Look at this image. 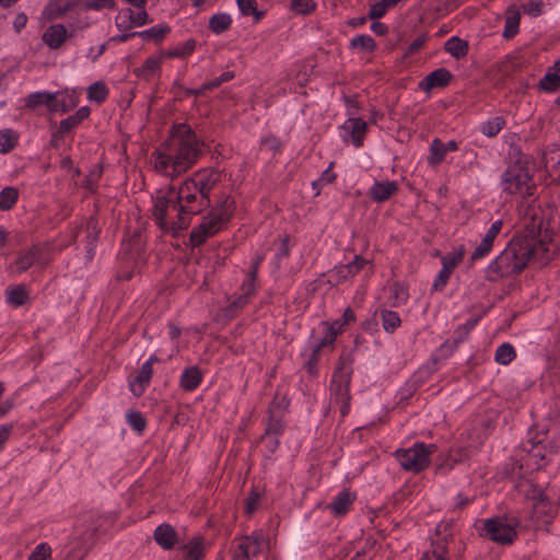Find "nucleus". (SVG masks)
Instances as JSON below:
<instances>
[{
    "instance_id": "12",
    "label": "nucleus",
    "mask_w": 560,
    "mask_h": 560,
    "mask_svg": "<svg viewBox=\"0 0 560 560\" xmlns=\"http://www.w3.org/2000/svg\"><path fill=\"white\" fill-rule=\"evenodd\" d=\"M222 174L213 167L200 168L194 172L186 180L203 197H210L211 190L221 182Z\"/></svg>"
},
{
    "instance_id": "56",
    "label": "nucleus",
    "mask_w": 560,
    "mask_h": 560,
    "mask_svg": "<svg viewBox=\"0 0 560 560\" xmlns=\"http://www.w3.org/2000/svg\"><path fill=\"white\" fill-rule=\"evenodd\" d=\"M27 560H51L50 546L46 542L37 545Z\"/></svg>"
},
{
    "instance_id": "61",
    "label": "nucleus",
    "mask_w": 560,
    "mask_h": 560,
    "mask_svg": "<svg viewBox=\"0 0 560 560\" xmlns=\"http://www.w3.org/2000/svg\"><path fill=\"white\" fill-rule=\"evenodd\" d=\"M102 175L101 170H94L90 172V174L85 177L83 182V187L89 190L90 192H94L96 189V183L100 179Z\"/></svg>"
},
{
    "instance_id": "23",
    "label": "nucleus",
    "mask_w": 560,
    "mask_h": 560,
    "mask_svg": "<svg viewBox=\"0 0 560 560\" xmlns=\"http://www.w3.org/2000/svg\"><path fill=\"white\" fill-rule=\"evenodd\" d=\"M68 32L65 25H50L43 34V42L51 49H58L66 42Z\"/></svg>"
},
{
    "instance_id": "47",
    "label": "nucleus",
    "mask_w": 560,
    "mask_h": 560,
    "mask_svg": "<svg viewBox=\"0 0 560 560\" xmlns=\"http://www.w3.org/2000/svg\"><path fill=\"white\" fill-rule=\"evenodd\" d=\"M236 2L243 15H253L256 21H259L264 16V12L257 10L256 0H236Z\"/></svg>"
},
{
    "instance_id": "60",
    "label": "nucleus",
    "mask_w": 560,
    "mask_h": 560,
    "mask_svg": "<svg viewBox=\"0 0 560 560\" xmlns=\"http://www.w3.org/2000/svg\"><path fill=\"white\" fill-rule=\"evenodd\" d=\"M319 353L320 351L313 347L312 353L307 361L305 362V369L312 376H315L317 374V362L319 360Z\"/></svg>"
},
{
    "instance_id": "4",
    "label": "nucleus",
    "mask_w": 560,
    "mask_h": 560,
    "mask_svg": "<svg viewBox=\"0 0 560 560\" xmlns=\"http://www.w3.org/2000/svg\"><path fill=\"white\" fill-rule=\"evenodd\" d=\"M502 190L510 195L530 197L536 185L529 171L518 163L511 164L501 176Z\"/></svg>"
},
{
    "instance_id": "32",
    "label": "nucleus",
    "mask_w": 560,
    "mask_h": 560,
    "mask_svg": "<svg viewBox=\"0 0 560 560\" xmlns=\"http://www.w3.org/2000/svg\"><path fill=\"white\" fill-rule=\"evenodd\" d=\"M161 59L155 56H150L145 59L143 65L135 69V74L144 80H150L160 71Z\"/></svg>"
},
{
    "instance_id": "14",
    "label": "nucleus",
    "mask_w": 560,
    "mask_h": 560,
    "mask_svg": "<svg viewBox=\"0 0 560 560\" xmlns=\"http://www.w3.org/2000/svg\"><path fill=\"white\" fill-rule=\"evenodd\" d=\"M502 221L497 220L491 224L489 230L487 231L486 235L481 240L480 244L475 248V250L470 255V260L476 261L479 259L485 258L489 253L491 252L493 247V242L495 237L499 235V233L502 230Z\"/></svg>"
},
{
    "instance_id": "42",
    "label": "nucleus",
    "mask_w": 560,
    "mask_h": 560,
    "mask_svg": "<svg viewBox=\"0 0 560 560\" xmlns=\"http://www.w3.org/2000/svg\"><path fill=\"white\" fill-rule=\"evenodd\" d=\"M516 490L524 494L527 499L536 500L541 493V489L538 488L532 480L529 479H521L516 483Z\"/></svg>"
},
{
    "instance_id": "29",
    "label": "nucleus",
    "mask_w": 560,
    "mask_h": 560,
    "mask_svg": "<svg viewBox=\"0 0 560 560\" xmlns=\"http://www.w3.org/2000/svg\"><path fill=\"white\" fill-rule=\"evenodd\" d=\"M354 501V495L348 491H341L338 495L329 503L328 509L336 515H345Z\"/></svg>"
},
{
    "instance_id": "30",
    "label": "nucleus",
    "mask_w": 560,
    "mask_h": 560,
    "mask_svg": "<svg viewBox=\"0 0 560 560\" xmlns=\"http://www.w3.org/2000/svg\"><path fill=\"white\" fill-rule=\"evenodd\" d=\"M50 96H51V101H50L49 107H48L49 113H57V112L67 113L75 106V102L73 101L72 97L67 96L60 92H55V93L50 92Z\"/></svg>"
},
{
    "instance_id": "64",
    "label": "nucleus",
    "mask_w": 560,
    "mask_h": 560,
    "mask_svg": "<svg viewBox=\"0 0 560 560\" xmlns=\"http://www.w3.org/2000/svg\"><path fill=\"white\" fill-rule=\"evenodd\" d=\"M541 0H529L527 3L523 4V10L525 13L532 16H538L541 14Z\"/></svg>"
},
{
    "instance_id": "58",
    "label": "nucleus",
    "mask_w": 560,
    "mask_h": 560,
    "mask_svg": "<svg viewBox=\"0 0 560 560\" xmlns=\"http://www.w3.org/2000/svg\"><path fill=\"white\" fill-rule=\"evenodd\" d=\"M388 8H392V7L389 4H387V2H385V0L373 3L369 11V19L377 20V19L383 18L386 14Z\"/></svg>"
},
{
    "instance_id": "27",
    "label": "nucleus",
    "mask_w": 560,
    "mask_h": 560,
    "mask_svg": "<svg viewBox=\"0 0 560 560\" xmlns=\"http://www.w3.org/2000/svg\"><path fill=\"white\" fill-rule=\"evenodd\" d=\"M202 382V373L197 366H190L183 371L180 376V387L185 392L195 390Z\"/></svg>"
},
{
    "instance_id": "11",
    "label": "nucleus",
    "mask_w": 560,
    "mask_h": 560,
    "mask_svg": "<svg viewBox=\"0 0 560 560\" xmlns=\"http://www.w3.org/2000/svg\"><path fill=\"white\" fill-rule=\"evenodd\" d=\"M261 261V258H258L255 264L253 265L252 270L248 272L246 279L244 280L242 284V294L234 298L230 304L225 308V315L229 317H234L235 314L244 308L248 303L250 298L256 292V275H257V268Z\"/></svg>"
},
{
    "instance_id": "2",
    "label": "nucleus",
    "mask_w": 560,
    "mask_h": 560,
    "mask_svg": "<svg viewBox=\"0 0 560 560\" xmlns=\"http://www.w3.org/2000/svg\"><path fill=\"white\" fill-rule=\"evenodd\" d=\"M202 142L187 124L173 127L167 142L152 154L154 168L175 178L191 168L201 156Z\"/></svg>"
},
{
    "instance_id": "26",
    "label": "nucleus",
    "mask_w": 560,
    "mask_h": 560,
    "mask_svg": "<svg viewBox=\"0 0 560 560\" xmlns=\"http://www.w3.org/2000/svg\"><path fill=\"white\" fill-rule=\"evenodd\" d=\"M74 8L72 0H50L45 7L44 14L48 20H56Z\"/></svg>"
},
{
    "instance_id": "13",
    "label": "nucleus",
    "mask_w": 560,
    "mask_h": 560,
    "mask_svg": "<svg viewBox=\"0 0 560 560\" xmlns=\"http://www.w3.org/2000/svg\"><path fill=\"white\" fill-rule=\"evenodd\" d=\"M521 242H527L530 247V253L528 254V262L536 261L539 265H546L555 256V246L551 242L546 241H536L533 237H520Z\"/></svg>"
},
{
    "instance_id": "21",
    "label": "nucleus",
    "mask_w": 560,
    "mask_h": 560,
    "mask_svg": "<svg viewBox=\"0 0 560 560\" xmlns=\"http://www.w3.org/2000/svg\"><path fill=\"white\" fill-rule=\"evenodd\" d=\"M398 191V184L395 180L375 182L370 188L369 195L375 202H384Z\"/></svg>"
},
{
    "instance_id": "19",
    "label": "nucleus",
    "mask_w": 560,
    "mask_h": 560,
    "mask_svg": "<svg viewBox=\"0 0 560 560\" xmlns=\"http://www.w3.org/2000/svg\"><path fill=\"white\" fill-rule=\"evenodd\" d=\"M153 368H151L149 363H143L136 377L129 381L130 390L136 397H140L144 394L151 382Z\"/></svg>"
},
{
    "instance_id": "51",
    "label": "nucleus",
    "mask_w": 560,
    "mask_h": 560,
    "mask_svg": "<svg viewBox=\"0 0 560 560\" xmlns=\"http://www.w3.org/2000/svg\"><path fill=\"white\" fill-rule=\"evenodd\" d=\"M516 353L512 345L505 342L502 343L495 351V361L500 364L506 365L514 358Z\"/></svg>"
},
{
    "instance_id": "36",
    "label": "nucleus",
    "mask_w": 560,
    "mask_h": 560,
    "mask_svg": "<svg viewBox=\"0 0 560 560\" xmlns=\"http://www.w3.org/2000/svg\"><path fill=\"white\" fill-rule=\"evenodd\" d=\"M235 210V201L229 195H222L211 211L217 212L223 220L230 221Z\"/></svg>"
},
{
    "instance_id": "57",
    "label": "nucleus",
    "mask_w": 560,
    "mask_h": 560,
    "mask_svg": "<svg viewBox=\"0 0 560 560\" xmlns=\"http://www.w3.org/2000/svg\"><path fill=\"white\" fill-rule=\"evenodd\" d=\"M315 9L313 0H291V10L296 14H308Z\"/></svg>"
},
{
    "instance_id": "18",
    "label": "nucleus",
    "mask_w": 560,
    "mask_h": 560,
    "mask_svg": "<svg viewBox=\"0 0 560 560\" xmlns=\"http://www.w3.org/2000/svg\"><path fill=\"white\" fill-rule=\"evenodd\" d=\"M342 129L346 135L351 137L354 147L359 148L363 144V139L368 130V124L361 118H349L343 125Z\"/></svg>"
},
{
    "instance_id": "55",
    "label": "nucleus",
    "mask_w": 560,
    "mask_h": 560,
    "mask_svg": "<svg viewBox=\"0 0 560 560\" xmlns=\"http://www.w3.org/2000/svg\"><path fill=\"white\" fill-rule=\"evenodd\" d=\"M127 422L129 425L137 431L138 433H141L145 428V419L143 418L142 413L139 411H130L127 413Z\"/></svg>"
},
{
    "instance_id": "43",
    "label": "nucleus",
    "mask_w": 560,
    "mask_h": 560,
    "mask_svg": "<svg viewBox=\"0 0 560 560\" xmlns=\"http://www.w3.org/2000/svg\"><path fill=\"white\" fill-rule=\"evenodd\" d=\"M28 300V293L23 285H16L8 291L7 302L15 307L22 306Z\"/></svg>"
},
{
    "instance_id": "31",
    "label": "nucleus",
    "mask_w": 560,
    "mask_h": 560,
    "mask_svg": "<svg viewBox=\"0 0 560 560\" xmlns=\"http://www.w3.org/2000/svg\"><path fill=\"white\" fill-rule=\"evenodd\" d=\"M520 12L515 7H510L506 11L503 37L509 39L518 33L520 28Z\"/></svg>"
},
{
    "instance_id": "46",
    "label": "nucleus",
    "mask_w": 560,
    "mask_h": 560,
    "mask_svg": "<svg viewBox=\"0 0 560 560\" xmlns=\"http://www.w3.org/2000/svg\"><path fill=\"white\" fill-rule=\"evenodd\" d=\"M541 90L547 92H555L560 88V72H547L545 77L539 81Z\"/></svg>"
},
{
    "instance_id": "8",
    "label": "nucleus",
    "mask_w": 560,
    "mask_h": 560,
    "mask_svg": "<svg viewBox=\"0 0 560 560\" xmlns=\"http://www.w3.org/2000/svg\"><path fill=\"white\" fill-rule=\"evenodd\" d=\"M431 549L447 560H459L464 544L455 538L452 523H440L431 539Z\"/></svg>"
},
{
    "instance_id": "9",
    "label": "nucleus",
    "mask_w": 560,
    "mask_h": 560,
    "mask_svg": "<svg viewBox=\"0 0 560 560\" xmlns=\"http://www.w3.org/2000/svg\"><path fill=\"white\" fill-rule=\"evenodd\" d=\"M264 541L265 534L261 529L234 538L231 547L233 560H250L257 557L261 552Z\"/></svg>"
},
{
    "instance_id": "53",
    "label": "nucleus",
    "mask_w": 560,
    "mask_h": 560,
    "mask_svg": "<svg viewBox=\"0 0 560 560\" xmlns=\"http://www.w3.org/2000/svg\"><path fill=\"white\" fill-rule=\"evenodd\" d=\"M196 47V42L194 39H188L185 43L177 45L173 49L167 52V56L171 58H183L192 54Z\"/></svg>"
},
{
    "instance_id": "34",
    "label": "nucleus",
    "mask_w": 560,
    "mask_h": 560,
    "mask_svg": "<svg viewBox=\"0 0 560 560\" xmlns=\"http://www.w3.org/2000/svg\"><path fill=\"white\" fill-rule=\"evenodd\" d=\"M337 324H339V322H334L331 324L322 323L324 336L313 346L315 349L320 351L323 348L331 346L335 342L337 335L340 332V328H336Z\"/></svg>"
},
{
    "instance_id": "6",
    "label": "nucleus",
    "mask_w": 560,
    "mask_h": 560,
    "mask_svg": "<svg viewBox=\"0 0 560 560\" xmlns=\"http://www.w3.org/2000/svg\"><path fill=\"white\" fill-rule=\"evenodd\" d=\"M435 450V444L417 442L409 448L397 450L395 457L402 469L417 474L424 470L430 465V455L434 453Z\"/></svg>"
},
{
    "instance_id": "17",
    "label": "nucleus",
    "mask_w": 560,
    "mask_h": 560,
    "mask_svg": "<svg viewBox=\"0 0 560 560\" xmlns=\"http://www.w3.org/2000/svg\"><path fill=\"white\" fill-rule=\"evenodd\" d=\"M155 542L164 550H171L178 542V536L175 528L167 524L159 525L153 534Z\"/></svg>"
},
{
    "instance_id": "45",
    "label": "nucleus",
    "mask_w": 560,
    "mask_h": 560,
    "mask_svg": "<svg viewBox=\"0 0 560 560\" xmlns=\"http://www.w3.org/2000/svg\"><path fill=\"white\" fill-rule=\"evenodd\" d=\"M108 95V89L103 82H94L88 88V98L102 104Z\"/></svg>"
},
{
    "instance_id": "7",
    "label": "nucleus",
    "mask_w": 560,
    "mask_h": 560,
    "mask_svg": "<svg viewBox=\"0 0 560 560\" xmlns=\"http://www.w3.org/2000/svg\"><path fill=\"white\" fill-rule=\"evenodd\" d=\"M352 369L343 358H340L339 365L332 374L330 382V396L336 404L340 405L341 416H346L350 409V381Z\"/></svg>"
},
{
    "instance_id": "59",
    "label": "nucleus",
    "mask_w": 560,
    "mask_h": 560,
    "mask_svg": "<svg viewBox=\"0 0 560 560\" xmlns=\"http://www.w3.org/2000/svg\"><path fill=\"white\" fill-rule=\"evenodd\" d=\"M115 7L114 0H86L84 8L86 10L100 11L103 9H113Z\"/></svg>"
},
{
    "instance_id": "41",
    "label": "nucleus",
    "mask_w": 560,
    "mask_h": 560,
    "mask_svg": "<svg viewBox=\"0 0 560 560\" xmlns=\"http://www.w3.org/2000/svg\"><path fill=\"white\" fill-rule=\"evenodd\" d=\"M19 135L10 128L0 130V153L12 151L18 144Z\"/></svg>"
},
{
    "instance_id": "40",
    "label": "nucleus",
    "mask_w": 560,
    "mask_h": 560,
    "mask_svg": "<svg viewBox=\"0 0 560 560\" xmlns=\"http://www.w3.org/2000/svg\"><path fill=\"white\" fill-rule=\"evenodd\" d=\"M232 19L228 13H218L210 18L209 28L214 34H221L230 28Z\"/></svg>"
},
{
    "instance_id": "37",
    "label": "nucleus",
    "mask_w": 560,
    "mask_h": 560,
    "mask_svg": "<svg viewBox=\"0 0 560 560\" xmlns=\"http://www.w3.org/2000/svg\"><path fill=\"white\" fill-rule=\"evenodd\" d=\"M445 155L444 142L439 138L433 139L430 143V154L427 158L429 165L434 166L442 163Z\"/></svg>"
},
{
    "instance_id": "48",
    "label": "nucleus",
    "mask_w": 560,
    "mask_h": 560,
    "mask_svg": "<svg viewBox=\"0 0 560 560\" xmlns=\"http://www.w3.org/2000/svg\"><path fill=\"white\" fill-rule=\"evenodd\" d=\"M382 322L383 328L388 332H393L401 324L398 313L389 310L382 311Z\"/></svg>"
},
{
    "instance_id": "39",
    "label": "nucleus",
    "mask_w": 560,
    "mask_h": 560,
    "mask_svg": "<svg viewBox=\"0 0 560 560\" xmlns=\"http://www.w3.org/2000/svg\"><path fill=\"white\" fill-rule=\"evenodd\" d=\"M445 50L451 54L453 57L459 59L465 57L468 52V44L467 42L453 36L445 43Z\"/></svg>"
},
{
    "instance_id": "22",
    "label": "nucleus",
    "mask_w": 560,
    "mask_h": 560,
    "mask_svg": "<svg viewBox=\"0 0 560 560\" xmlns=\"http://www.w3.org/2000/svg\"><path fill=\"white\" fill-rule=\"evenodd\" d=\"M283 409L276 399L269 406V420L266 428V435H278L283 430Z\"/></svg>"
},
{
    "instance_id": "16",
    "label": "nucleus",
    "mask_w": 560,
    "mask_h": 560,
    "mask_svg": "<svg viewBox=\"0 0 560 560\" xmlns=\"http://www.w3.org/2000/svg\"><path fill=\"white\" fill-rule=\"evenodd\" d=\"M556 453L557 447L550 441H538L537 443H534L532 448L529 450V456L530 458L535 459L537 468H541L542 466L551 462L552 456Z\"/></svg>"
},
{
    "instance_id": "50",
    "label": "nucleus",
    "mask_w": 560,
    "mask_h": 560,
    "mask_svg": "<svg viewBox=\"0 0 560 560\" xmlns=\"http://www.w3.org/2000/svg\"><path fill=\"white\" fill-rule=\"evenodd\" d=\"M170 31L171 28L167 25H155L149 30L139 32V36L144 39L160 42Z\"/></svg>"
},
{
    "instance_id": "33",
    "label": "nucleus",
    "mask_w": 560,
    "mask_h": 560,
    "mask_svg": "<svg viewBox=\"0 0 560 560\" xmlns=\"http://www.w3.org/2000/svg\"><path fill=\"white\" fill-rule=\"evenodd\" d=\"M408 298V289L402 283L395 282L389 287L388 301L390 306H401L407 302Z\"/></svg>"
},
{
    "instance_id": "10",
    "label": "nucleus",
    "mask_w": 560,
    "mask_h": 560,
    "mask_svg": "<svg viewBox=\"0 0 560 560\" xmlns=\"http://www.w3.org/2000/svg\"><path fill=\"white\" fill-rule=\"evenodd\" d=\"M229 221L223 220L214 211H210L207 217L202 219V222L195 226L190 233V243L197 247L205 243V241L221 231Z\"/></svg>"
},
{
    "instance_id": "54",
    "label": "nucleus",
    "mask_w": 560,
    "mask_h": 560,
    "mask_svg": "<svg viewBox=\"0 0 560 560\" xmlns=\"http://www.w3.org/2000/svg\"><path fill=\"white\" fill-rule=\"evenodd\" d=\"M504 126V119L502 117H495L492 120L487 121L482 125L481 131L487 137L497 136Z\"/></svg>"
},
{
    "instance_id": "49",
    "label": "nucleus",
    "mask_w": 560,
    "mask_h": 560,
    "mask_svg": "<svg viewBox=\"0 0 560 560\" xmlns=\"http://www.w3.org/2000/svg\"><path fill=\"white\" fill-rule=\"evenodd\" d=\"M536 502L534 503V513L536 515H545V516H551L555 509H553V505L551 503V501L544 494L541 493L536 500Z\"/></svg>"
},
{
    "instance_id": "35",
    "label": "nucleus",
    "mask_w": 560,
    "mask_h": 560,
    "mask_svg": "<svg viewBox=\"0 0 560 560\" xmlns=\"http://www.w3.org/2000/svg\"><path fill=\"white\" fill-rule=\"evenodd\" d=\"M100 229L95 220H90L86 225L85 247L86 257L91 260L94 256V248L98 240Z\"/></svg>"
},
{
    "instance_id": "15",
    "label": "nucleus",
    "mask_w": 560,
    "mask_h": 560,
    "mask_svg": "<svg viewBox=\"0 0 560 560\" xmlns=\"http://www.w3.org/2000/svg\"><path fill=\"white\" fill-rule=\"evenodd\" d=\"M452 80V73L445 68H439L425 75L420 82L419 88L429 92L434 88H444Z\"/></svg>"
},
{
    "instance_id": "52",
    "label": "nucleus",
    "mask_w": 560,
    "mask_h": 560,
    "mask_svg": "<svg viewBox=\"0 0 560 560\" xmlns=\"http://www.w3.org/2000/svg\"><path fill=\"white\" fill-rule=\"evenodd\" d=\"M350 46L371 52L375 49L376 43L370 35H358L350 40Z\"/></svg>"
},
{
    "instance_id": "28",
    "label": "nucleus",
    "mask_w": 560,
    "mask_h": 560,
    "mask_svg": "<svg viewBox=\"0 0 560 560\" xmlns=\"http://www.w3.org/2000/svg\"><path fill=\"white\" fill-rule=\"evenodd\" d=\"M366 265H370V261L362 258L359 255L354 256V259L348 264L336 267V273L340 279H348L350 277L355 276L360 270H362Z\"/></svg>"
},
{
    "instance_id": "44",
    "label": "nucleus",
    "mask_w": 560,
    "mask_h": 560,
    "mask_svg": "<svg viewBox=\"0 0 560 560\" xmlns=\"http://www.w3.org/2000/svg\"><path fill=\"white\" fill-rule=\"evenodd\" d=\"M19 191L15 187H5L0 191V209L10 210L18 201Z\"/></svg>"
},
{
    "instance_id": "20",
    "label": "nucleus",
    "mask_w": 560,
    "mask_h": 560,
    "mask_svg": "<svg viewBox=\"0 0 560 560\" xmlns=\"http://www.w3.org/2000/svg\"><path fill=\"white\" fill-rule=\"evenodd\" d=\"M148 22V13L144 8L133 11L131 9L122 10L116 18V25L120 27L141 26Z\"/></svg>"
},
{
    "instance_id": "1",
    "label": "nucleus",
    "mask_w": 560,
    "mask_h": 560,
    "mask_svg": "<svg viewBox=\"0 0 560 560\" xmlns=\"http://www.w3.org/2000/svg\"><path fill=\"white\" fill-rule=\"evenodd\" d=\"M210 206V197H203L185 179L177 189L170 187L165 191H158L154 198L153 218L162 230L176 232L186 229L192 215Z\"/></svg>"
},
{
    "instance_id": "62",
    "label": "nucleus",
    "mask_w": 560,
    "mask_h": 560,
    "mask_svg": "<svg viewBox=\"0 0 560 560\" xmlns=\"http://www.w3.org/2000/svg\"><path fill=\"white\" fill-rule=\"evenodd\" d=\"M452 272L447 271L446 269L442 268L435 280H434V283L432 284V290L433 291H441L447 283L450 277H451Z\"/></svg>"
},
{
    "instance_id": "25",
    "label": "nucleus",
    "mask_w": 560,
    "mask_h": 560,
    "mask_svg": "<svg viewBox=\"0 0 560 560\" xmlns=\"http://www.w3.org/2000/svg\"><path fill=\"white\" fill-rule=\"evenodd\" d=\"M35 264H45V261H42V248L37 245H34L25 252L20 253L15 261L19 272L26 271Z\"/></svg>"
},
{
    "instance_id": "63",
    "label": "nucleus",
    "mask_w": 560,
    "mask_h": 560,
    "mask_svg": "<svg viewBox=\"0 0 560 560\" xmlns=\"http://www.w3.org/2000/svg\"><path fill=\"white\" fill-rule=\"evenodd\" d=\"M463 258V253H458L453 256H445L442 258V268L446 269L450 272L456 268V266L460 262Z\"/></svg>"
},
{
    "instance_id": "24",
    "label": "nucleus",
    "mask_w": 560,
    "mask_h": 560,
    "mask_svg": "<svg viewBox=\"0 0 560 560\" xmlns=\"http://www.w3.org/2000/svg\"><path fill=\"white\" fill-rule=\"evenodd\" d=\"M183 560H203L206 544L202 536L192 537L187 544L180 547Z\"/></svg>"
},
{
    "instance_id": "38",
    "label": "nucleus",
    "mask_w": 560,
    "mask_h": 560,
    "mask_svg": "<svg viewBox=\"0 0 560 560\" xmlns=\"http://www.w3.org/2000/svg\"><path fill=\"white\" fill-rule=\"evenodd\" d=\"M50 101H51L50 92H47V91L34 92L26 96L25 107L28 109L35 110L39 106L45 105L48 108Z\"/></svg>"
},
{
    "instance_id": "3",
    "label": "nucleus",
    "mask_w": 560,
    "mask_h": 560,
    "mask_svg": "<svg viewBox=\"0 0 560 560\" xmlns=\"http://www.w3.org/2000/svg\"><path fill=\"white\" fill-rule=\"evenodd\" d=\"M529 253L530 247L527 242H521L520 237L513 238L505 249L487 267V280L498 281L522 271L528 264Z\"/></svg>"
},
{
    "instance_id": "5",
    "label": "nucleus",
    "mask_w": 560,
    "mask_h": 560,
    "mask_svg": "<svg viewBox=\"0 0 560 560\" xmlns=\"http://www.w3.org/2000/svg\"><path fill=\"white\" fill-rule=\"evenodd\" d=\"M518 525L516 517L506 515L487 518L482 524L481 536L499 545H511L517 537Z\"/></svg>"
}]
</instances>
